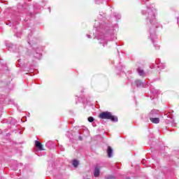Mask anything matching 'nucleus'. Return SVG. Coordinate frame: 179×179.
Wrapping results in <instances>:
<instances>
[{"mask_svg": "<svg viewBox=\"0 0 179 179\" xmlns=\"http://www.w3.org/2000/svg\"><path fill=\"white\" fill-rule=\"evenodd\" d=\"M73 166L74 167H78V166H79V161L76 160V159H74L73 161Z\"/></svg>", "mask_w": 179, "mask_h": 179, "instance_id": "nucleus-10", "label": "nucleus"}, {"mask_svg": "<svg viewBox=\"0 0 179 179\" xmlns=\"http://www.w3.org/2000/svg\"><path fill=\"white\" fill-rule=\"evenodd\" d=\"M142 15L145 16L146 22L150 23V24H156L157 20L156 19V15L153 10L150 8H147L142 11Z\"/></svg>", "mask_w": 179, "mask_h": 179, "instance_id": "nucleus-1", "label": "nucleus"}, {"mask_svg": "<svg viewBox=\"0 0 179 179\" xmlns=\"http://www.w3.org/2000/svg\"><path fill=\"white\" fill-rule=\"evenodd\" d=\"M159 110L154 109L151 110L148 115L149 118H154L156 117H159Z\"/></svg>", "mask_w": 179, "mask_h": 179, "instance_id": "nucleus-3", "label": "nucleus"}, {"mask_svg": "<svg viewBox=\"0 0 179 179\" xmlns=\"http://www.w3.org/2000/svg\"><path fill=\"white\" fill-rule=\"evenodd\" d=\"M94 177H99L100 176V169H99V166H95L94 172Z\"/></svg>", "mask_w": 179, "mask_h": 179, "instance_id": "nucleus-6", "label": "nucleus"}, {"mask_svg": "<svg viewBox=\"0 0 179 179\" xmlns=\"http://www.w3.org/2000/svg\"><path fill=\"white\" fill-rule=\"evenodd\" d=\"M150 120L153 124H159V122H160V119L159 117H150Z\"/></svg>", "mask_w": 179, "mask_h": 179, "instance_id": "nucleus-5", "label": "nucleus"}, {"mask_svg": "<svg viewBox=\"0 0 179 179\" xmlns=\"http://www.w3.org/2000/svg\"><path fill=\"white\" fill-rule=\"evenodd\" d=\"M79 140L82 141V137L81 136L79 137Z\"/></svg>", "mask_w": 179, "mask_h": 179, "instance_id": "nucleus-15", "label": "nucleus"}, {"mask_svg": "<svg viewBox=\"0 0 179 179\" xmlns=\"http://www.w3.org/2000/svg\"><path fill=\"white\" fill-rule=\"evenodd\" d=\"M88 121L89 122H93V121H94V118L93 117H89Z\"/></svg>", "mask_w": 179, "mask_h": 179, "instance_id": "nucleus-11", "label": "nucleus"}, {"mask_svg": "<svg viewBox=\"0 0 179 179\" xmlns=\"http://www.w3.org/2000/svg\"><path fill=\"white\" fill-rule=\"evenodd\" d=\"M135 83H136L137 87H141L143 86V83H142V82H141V80H136L135 81Z\"/></svg>", "mask_w": 179, "mask_h": 179, "instance_id": "nucleus-9", "label": "nucleus"}, {"mask_svg": "<svg viewBox=\"0 0 179 179\" xmlns=\"http://www.w3.org/2000/svg\"><path fill=\"white\" fill-rule=\"evenodd\" d=\"M49 12H51V8H48Z\"/></svg>", "mask_w": 179, "mask_h": 179, "instance_id": "nucleus-13", "label": "nucleus"}, {"mask_svg": "<svg viewBox=\"0 0 179 179\" xmlns=\"http://www.w3.org/2000/svg\"><path fill=\"white\" fill-rule=\"evenodd\" d=\"M106 179H115V178L113 176H106Z\"/></svg>", "mask_w": 179, "mask_h": 179, "instance_id": "nucleus-12", "label": "nucleus"}, {"mask_svg": "<svg viewBox=\"0 0 179 179\" xmlns=\"http://www.w3.org/2000/svg\"><path fill=\"white\" fill-rule=\"evenodd\" d=\"M107 154L108 157H111L113 156V148H111V146H108Z\"/></svg>", "mask_w": 179, "mask_h": 179, "instance_id": "nucleus-7", "label": "nucleus"}, {"mask_svg": "<svg viewBox=\"0 0 179 179\" xmlns=\"http://www.w3.org/2000/svg\"><path fill=\"white\" fill-rule=\"evenodd\" d=\"M88 38H91L90 35H87Z\"/></svg>", "mask_w": 179, "mask_h": 179, "instance_id": "nucleus-14", "label": "nucleus"}, {"mask_svg": "<svg viewBox=\"0 0 179 179\" xmlns=\"http://www.w3.org/2000/svg\"><path fill=\"white\" fill-rule=\"evenodd\" d=\"M138 73V75H140V76H145V71H143V70H142V69L138 68L137 69Z\"/></svg>", "mask_w": 179, "mask_h": 179, "instance_id": "nucleus-8", "label": "nucleus"}, {"mask_svg": "<svg viewBox=\"0 0 179 179\" xmlns=\"http://www.w3.org/2000/svg\"><path fill=\"white\" fill-rule=\"evenodd\" d=\"M35 146L38 149V150H44V148H43V144L38 141H35Z\"/></svg>", "mask_w": 179, "mask_h": 179, "instance_id": "nucleus-4", "label": "nucleus"}, {"mask_svg": "<svg viewBox=\"0 0 179 179\" xmlns=\"http://www.w3.org/2000/svg\"><path fill=\"white\" fill-rule=\"evenodd\" d=\"M99 118L102 120H110L113 122H118V117L113 115L111 112L106 111L99 114Z\"/></svg>", "mask_w": 179, "mask_h": 179, "instance_id": "nucleus-2", "label": "nucleus"}]
</instances>
